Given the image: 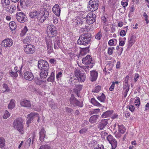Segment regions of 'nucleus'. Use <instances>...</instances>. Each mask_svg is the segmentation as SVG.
<instances>
[{
  "label": "nucleus",
  "mask_w": 149,
  "mask_h": 149,
  "mask_svg": "<svg viewBox=\"0 0 149 149\" xmlns=\"http://www.w3.org/2000/svg\"><path fill=\"white\" fill-rule=\"evenodd\" d=\"M38 68L41 70L40 76L41 79H44L48 74L49 66L48 62L46 60L38 61Z\"/></svg>",
  "instance_id": "1"
},
{
  "label": "nucleus",
  "mask_w": 149,
  "mask_h": 149,
  "mask_svg": "<svg viewBox=\"0 0 149 149\" xmlns=\"http://www.w3.org/2000/svg\"><path fill=\"white\" fill-rule=\"evenodd\" d=\"M92 38V35L90 33H84L82 34L77 40L78 44L86 45L90 44Z\"/></svg>",
  "instance_id": "2"
},
{
  "label": "nucleus",
  "mask_w": 149,
  "mask_h": 149,
  "mask_svg": "<svg viewBox=\"0 0 149 149\" xmlns=\"http://www.w3.org/2000/svg\"><path fill=\"white\" fill-rule=\"evenodd\" d=\"M23 122V119L21 118H19L15 120L13 123L14 127L16 129L22 134H23L24 132Z\"/></svg>",
  "instance_id": "3"
},
{
  "label": "nucleus",
  "mask_w": 149,
  "mask_h": 149,
  "mask_svg": "<svg viewBox=\"0 0 149 149\" xmlns=\"http://www.w3.org/2000/svg\"><path fill=\"white\" fill-rule=\"evenodd\" d=\"M49 15V13L45 9H43L39 13L37 19L39 22L42 23L47 18Z\"/></svg>",
  "instance_id": "4"
},
{
  "label": "nucleus",
  "mask_w": 149,
  "mask_h": 149,
  "mask_svg": "<svg viewBox=\"0 0 149 149\" xmlns=\"http://www.w3.org/2000/svg\"><path fill=\"white\" fill-rule=\"evenodd\" d=\"M99 1L98 0H90L88 6V10L90 11H94L98 8Z\"/></svg>",
  "instance_id": "5"
},
{
  "label": "nucleus",
  "mask_w": 149,
  "mask_h": 149,
  "mask_svg": "<svg viewBox=\"0 0 149 149\" xmlns=\"http://www.w3.org/2000/svg\"><path fill=\"white\" fill-rule=\"evenodd\" d=\"M95 15L92 12L89 13L85 19L86 23L89 24H93L95 21Z\"/></svg>",
  "instance_id": "6"
},
{
  "label": "nucleus",
  "mask_w": 149,
  "mask_h": 149,
  "mask_svg": "<svg viewBox=\"0 0 149 149\" xmlns=\"http://www.w3.org/2000/svg\"><path fill=\"white\" fill-rule=\"evenodd\" d=\"M70 104L72 105L74 107L77 106L80 107H83V103L77 100L72 95H71L70 99Z\"/></svg>",
  "instance_id": "7"
},
{
  "label": "nucleus",
  "mask_w": 149,
  "mask_h": 149,
  "mask_svg": "<svg viewBox=\"0 0 149 149\" xmlns=\"http://www.w3.org/2000/svg\"><path fill=\"white\" fill-rule=\"evenodd\" d=\"M107 139L111 144L112 149H115L117 146L118 143L116 140L111 134L107 137Z\"/></svg>",
  "instance_id": "8"
},
{
  "label": "nucleus",
  "mask_w": 149,
  "mask_h": 149,
  "mask_svg": "<svg viewBox=\"0 0 149 149\" xmlns=\"http://www.w3.org/2000/svg\"><path fill=\"white\" fill-rule=\"evenodd\" d=\"M16 17L17 21L21 23L24 22L27 19V17L23 13L17 12L16 14Z\"/></svg>",
  "instance_id": "9"
},
{
  "label": "nucleus",
  "mask_w": 149,
  "mask_h": 149,
  "mask_svg": "<svg viewBox=\"0 0 149 149\" xmlns=\"http://www.w3.org/2000/svg\"><path fill=\"white\" fill-rule=\"evenodd\" d=\"M24 52L27 54H31L33 53L35 51V48L31 45H27L24 46Z\"/></svg>",
  "instance_id": "10"
},
{
  "label": "nucleus",
  "mask_w": 149,
  "mask_h": 149,
  "mask_svg": "<svg viewBox=\"0 0 149 149\" xmlns=\"http://www.w3.org/2000/svg\"><path fill=\"white\" fill-rule=\"evenodd\" d=\"M13 41L11 39L7 38L3 40L1 42V45L5 48L10 47L13 44Z\"/></svg>",
  "instance_id": "11"
},
{
  "label": "nucleus",
  "mask_w": 149,
  "mask_h": 149,
  "mask_svg": "<svg viewBox=\"0 0 149 149\" xmlns=\"http://www.w3.org/2000/svg\"><path fill=\"white\" fill-rule=\"evenodd\" d=\"M76 21V25L79 26L80 27L85 26L86 24L85 18L83 17H77Z\"/></svg>",
  "instance_id": "12"
},
{
  "label": "nucleus",
  "mask_w": 149,
  "mask_h": 149,
  "mask_svg": "<svg viewBox=\"0 0 149 149\" xmlns=\"http://www.w3.org/2000/svg\"><path fill=\"white\" fill-rule=\"evenodd\" d=\"M38 117V119L37 120V121L39 122V117L38 116V114L37 113H31L30 114L28 115V120L27 121L26 123L28 124L31 123V121L34 118Z\"/></svg>",
  "instance_id": "13"
},
{
  "label": "nucleus",
  "mask_w": 149,
  "mask_h": 149,
  "mask_svg": "<svg viewBox=\"0 0 149 149\" xmlns=\"http://www.w3.org/2000/svg\"><path fill=\"white\" fill-rule=\"evenodd\" d=\"M24 77L25 79L30 81L33 80L34 78V76L33 73L29 71H26L24 72Z\"/></svg>",
  "instance_id": "14"
},
{
  "label": "nucleus",
  "mask_w": 149,
  "mask_h": 149,
  "mask_svg": "<svg viewBox=\"0 0 149 149\" xmlns=\"http://www.w3.org/2000/svg\"><path fill=\"white\" fill-rule=\"evenodd\" d=\"M82 63L86 65H89L91 63L94 64L93 61L92 60V58L90 55H87L82 59Z\"/></svg>",
  "instance_id": "15"
},
{
  "label": "nucleus",
  "mask_w": 149,
  "mask_h": 149,
  "mask_svg": "<svg viewBox=\"0 0 149 149\" xmlns=\"http://www.w3.org/2000/svg\"><path fill=\"white\" fill-rule=\"evenodd\" d=\"M47 32L49 33H50L51 34L53 35L54 36H55L57 33L56 29L53 25H49L47 27Z\"/></svg>",
  "instance_id": "16"
},
{
  "label": "nucleus",
  "mask_w": 149,
  "mask_h": 149,
  "mask_svg": "<svg viewBox=\"0 0 149 149\" xmlns=\"http://www.w3.org/2000/svg\"><path fill=\"white\" fill-rule=\"evenodd\" d=\"M98 73L95 70H93L90 72V79L92 82L95 81L97 80L98 77Z\"/></svg>",
  "instance_id": "17"
},
{
  "label": "nucleus",
  "mask_w": 149,
  "mask_h": 149,
  "mask_svg": "<svg viewBox=\"0 0 149 149\" xmlns=\"http://www.w3.org/2000/svg\"><path fill=\"white\" fill-rule=\"evenodd\" d=\"M52 11L56 16H58L60 15L61 9L58 4H56L52 8Z\"/></svg>",
  "instance_id": "18"
},
{
  "label": "nucleus",
  "mask_w": 149,
  "mask_h": 149,
  "mask_svg": "<svg viewBox=\"0 0 149 149\" xmlns=\"http://www.w3.org/2000/svg\"><path fill=\"white\" fill-rule=\"evenodd\" d=\"M20 104L22 107L31 108V104L30 102L27 100H22L20 101Z\"/></svg>",
  "instance_id": "19"
},
{
  "label": "nucleus",
  "mask_w": 149,
  "mask_h": 149,
  "mask_svg": "<svg viewBox=\"0 0 149 149\" xmlns=\"http://www.w3.org/2000/svg\"><path fill=\"white\" fill-rule=\"evenodd\" d=\"M60 38L58 36L56 37L54 40V47L55 49H58L60 48Z\"/></svg>",
  "instance_id": "20"
},
{
  "label": "nucleus",
  "mask_w": 149,
  "mask_h": 149,
  "mask_svg": "<svg viewBox=\"0 0 149 149\" xmlns=\"http://www.w3.org/2000/svg\"><path fill=\"white\" fill-rule=\"evenodd\" d=\"M107 120V119L102 120L98 125V128L100 130H103L108 123Z\"/></svg>",
  "instance_id": "21"
},
{
  "label": "nucleus",
  "mask_w": 149,
  "mask_h": 149,
  "mask_svg": "<svg viewBox=\"0 0 149 149\" xmlns=\"http://www.w3.org/2000/svg\"><path fill=\"white\" fill-rule=\"evenodd\" d=\"M45 133L46 131L44 128H42L39 131V139L42 142H43L44 140V138L46 135Z\"/></svg>",
  "instance_id": "22"
},
{
  "label": "nucleus",
  "mask_w": 149,
  "mask_h": 149,
  "mask_svg": "<svg viewBox=\"0 0 149 149\" xmlns=\"http://www.w3.org/2000/svg\"><path fill=\"white\" fill-rule=\"evenodd\" d=\"M99 116L98 115H95L91 117L89 119V122L91 123H96L99 119Z\"/></svg>",
  "instance_id": "23"
},
{
  "label": "nucleus",
  "mask_w": 149,
  "mask_h": 149,
  "mask_svg": "<svg viewBox=\"0 0 149 149\" xmlns=\"http://www.w3.org/2000/svg\"><path fill=\"white\" fill-rule=\"evenodd\" d=\"M6 10L9 13H13L16 10V6L14 4H12L6 8Z\"/></svg>",
  "instance_id": "24"
},
{
  "label": "nucleus",
  "mask_w": 149,
  "mask_h": 149,
  "mask_svg": "<svg viewBox=\"0 0 149 149\" xmlns=\"http://www.w3.org/2000/svg\"><path fill=\"white\" fill-rule=\"evenodd\" d=\"M39 13V12L36 10H33L30 12L29 15L31 18L37 19Z\"/></svg>",
  "instance_id": "25"
},
{
  "label": "nucleus",
  "mask_w": 149,
  "mask_h": 149,
  "mask_svg": "<svg viewBox=\"0 0 149 149\" xmlns=\"http://www.w3.org/2000/svg\"><path fill=\"white\" fill-rule=\"evenodd\" d=\"M47 49L48 52L50 53L53 51L52 43V40H50L46 41Z\"/></svg>",
  "instance_id": "26"
},
{
  "label": "nucleus",
  "mask_w": 149,
  "mask_h": 149,
  "mask_svg": "<svg viewBox=\"0 0 149 149\" xmlns=\"http://www.w3.org/2000/svg\"><path fill=\"white\" fill-rule=\"evenodd\" d=\"M136 37L132 35L129 38L128 48H130L135 41Z\"/></svg>",
  "instance_id": "27"
},
{
  "label": "nucleus",
  "mask_w": 149,
  "mask_h": 149,
  "mask_svg": "<svg viewBox=\"0 0 149 149\" xmlns=\"http://www.w3.org/2000/svg\"><path fill=\"white\" fill-rule=\"evenodd\" d=\"M78 77L75 75L70 76V78L68 80V83L70 84H74L77 81H78Z\"/></svg>",
  "instance_id": "28"
},
{
  "label": "nucleus",
  "mask_w": 149,
  "mask_h": 149,
  "mask_svg": "<svg viewBox=\"0 0 149 149\" xmlns=\"http://www.w3.org/2000/svg\"><path fill=\"white\" fill-rule=\"evenodd\" d=\"M82 86L80 84L77 85L76 88L74 89V92L78 97H79V93L81 90Z\"/></svg>",
  "instance_id": "29"
},
{
  "label": "nucleus",
  "mask_w": 149,
  "mask_h": 149,
  "mask_svg": "<svg viewBox=\"0 0 149 149\" xmlns=\"http://www.w3.org/2000/svg\"><path fill=\"white\" fill-rule=\"evenodd\" d=\"M78 77V79L77 80L78 81L81 82H83L85 80L86 75L84 74L81 73L80 74H79Z\"/></svg>",
  "instance_id": "30"
},
{
  "label": "nucleus",
  "mask_w": 149,
  "mask_h": 149,
  "mask_svg": "<svg viewBox=\"0 0 149 149\" xmlns=\"http://www.w3.org/2000/svg\"><path fill=\"white\" fill-rule=\"evenodd\" d=\"M113 111H108L104 112L102 115V117L103 118H106L109 117L113 113Z\"/></svg>",
  "instance_id": "31"
},
{
  "label": "nucleus",
  "mask_w": 149,
  "mask_h": 149,
  "mask_svg": "<svg viewBox=\"0 0 149 149\" xmlns=\"http://www.w3.org/2000/svg\"><path fill=\"white\" fill-rule=\"evenodd\" d=\"M91 103L94 106L98 107H101L102 106V104L99 103L94 97L91 98Z\"/></svg>",
  "instance_id": "32"
},
{
  "label": "nucleus",
  "mask_w": 149,
  "mask_h": 149,
  "mask_svg": "<svg viewBox=\"0 0 149 149\" xmlns=\"http://www.w3.org/2000/svg\"><path fill=\"white\" fill-rule=\"evenodd\" d=\"M9 25L11 30L12 31L15 30L16 28V25L14 21L10 22L9 23Z\"/></svg>",
  "instance_id": "33"
},
{
  "label": "nucleus",
  "mask_w": 149,
  "mask_h": 149,
  "mask_svg": "<svg viewBox=\"0 0 149 149\" xmlns=\"http://www.w3.org/2000/svg\"><path fill=\"white\" fill-rule=\"evenodd\" d=\"M129 78V76H127L125 78L124 81V88H129L130 85L128 84V81Z\"/></svg>",
  "instance_id": "34"
},
{
  "label": "nucleus",
  "mask_w": 149,
  "mask_h": 149,
  "mask_svg": "<svg viewBox=\"0 0 149 149\" xmlns=\"http://www.w3.org/2000/svg\"><path fill=\"white\" fill-rule=\"evenodd\" d=\"M5 140L2 137H0V148L4 147L5 145Z\"/></svg>",
  "instance_id": "35"
},
{
  "label": "nucleus",
  "mask_w": 149,
  "mask_h": 149,
  "mask_svg": "<svg viewBox=\"0 0 149 149\" xmlns=\"http://www.w3.org/2000/svg\"><path fill=\"white\" fill-rule=\"evenodd\" d=\"M118 130L121 134H123L126 130V129L123 125H118Z\"/></svg>",
  "instance_id": "36"
},
{
  "label": "nucleus",
  "mask_w": 149,
  "mask_h": 149,
  "mask_svg": "<svg viewBox=\"0 0 149 149\" xmlns=\"http://www.w3.org/2000/svg\"><path fill=\"white\" fill-rule=\"evenodd\" d=\"M93 65L94 64L91 63V65H88L87 66H84L83 69L86 73H88L89 72V69L92 68Z\"/></svg>",
  "instance_id": "37"
},
{
  "label": "nucleus",
  "mask_w": 149,
  "mask_h": 149,
  "mask_svg": "<svg viewBox=\"0 0 149 149\" xmlns=\"http://www.w3.org/2000/svg\"><path fill=\"white\" fill-rule=\"evenodd\" d=\"M10 91V89L8 87V85L7 84H3L1 92L4 93L6 92H9Z\"/></svg>",
  "instance_id": "38"
},
{
  "label": "nucleus",
  "mask_w": 149,
  "mask_h": 149,
  "mask_svg": "<svg viewBox=\"0 0 149 149\" xmlns=\"http://www.w3.org/2000/svg\"><path fill=\"white\" fill-rule=\"evenodd\" d=\"M15 101L14 100L12 99L9 104H8V108L10 109H12L15 106Z\"/></svg>",
  "instance_id": "39"
},
{
  "label": "nucleus",
  "mask_w": 149,
  "mask_h": 149,
  "mask_svg": "<svg viewBox=\"0 0 149 149\" xmlns=\"http://www.w3.org/2000/svg\"><path fill=\"white\" fill-rule=\"evenodd\" d=\"M97 98L100 102H104L106 99V97L105 95L102 93L100 96L97 97Z\"/></svg>",
  "instance_id": "40"
},
{
  "label": "nucleus",
  "mask_w": 149,
  "mask_h": 149,
  "mask_svg": "<svg viewBox=\"0 0 149 149\" xmlns=\"http://www.w3.org/2000/svg\"><path fill=\"white\" fill-rule=\"evenodd\" d=\"M117 40L115 39H113L110 40L108 44L110 45H116Z\"/></svg>",
  "instance_id": "41"
},
{
  "label": "nucleus",
  "mask_w": 149,
  "mask_h": 149,
  "mask_svg": "<svg viewBox=\"0 0 149 149\" xmlns=\"http://www.w3.org/2000/svg\"><path fill=\"white\" fill-rule=\"evenodd\" d=\"M54 73L53 72H52L50 76L48 78L47 80L48 81L54 82Z\"/></svg>",
  "instance_id": "42"
},
{
  "label": "nucleus",
  "mask_w": 149,
  "mask_h": 149,
  "mask_svg": "<svg viewBox=\"0 0 149 149\" xmlns=\"http://www.w3.org/2000/svg\"><path fill=\"white\" fill-rule=\"evenodd\" d=\"M100 111V109H94L89 112V114L91 115L97 114Z\"/></svg>",
  "instance_id": "43"
},
{
  "label": "nucleus",
  "mask_w": 149,
  "mask_h": 149,
  "mask_svg": "<svg viewBox=\"0 0 149 149\" xmlns=\"http://www.w3.org/2000/svg\"><path fill=\"white\" fill-rule=\"evenodd\" d=\"M10 114L9 112L7 110H6L4 113L3 118L4 119H6L10 116Z\"/></svg>",
  "instance_id": "44"
},
{
  "label": "nucleus",
  "mask_w": 149,
  "mask_h": 149,
  "mask_svg": "<svg viewBox=\"0 0 149 149\" xmlns=\"http://www.w3.org/2000/svg\"><path fill=\"white\" fill-rule=\"evenodd\" d=\"M30 37L29 36H27L25 38H24L23 40V42L24 44L28 45L30 43Z\"/></svg>",
  "instance_id": "45"
},
{
  "label": "nucleus",
  "mask_w": 149,
  "mask_h": 149,
  "mask_svg": "<svg viewBox=\"0 0 149 149\" xmlns=\"http://www.w3.org/2000/svg\"><path fill=\"white\" fill-rule=\"evenodd\" d=\"M116 49L117 51L118 55V56H120L123 52V48L122 47H119L118 45L116 47Z\"/></svg>",
  "instance_id": "46"
},
{
  "label": "nucleus",
  "mask_w": 149,
  "mask_h": 149,
  "mask_svg": "<svg viewBox=\"0 0 149 149\" xmlns=\"http://www.w3.org/2000/svg\"><path fill=\"white\" fill-rule=\"evenodd\" d=\"M51 147L47 144L43 145L40 146L39 149H50Z\"/></svg>",
  "instance_id": "47"
},
{
  "label": "nucleus",
  "mask_w": 149,
  "mask_h": 149,
  "mask_svg": "<svg viewBox=\"0 0 149 149\" xmlns=\"http://www.w3.org/2000/svg\"><path fill=\"white\" fill-rule=\"evenodd\" d=\"M100 134L101 135V138L103 139H105V136H106V138H107V136L109 135H108V133L104 131L102 132H101Z\"/></svg>",
  "instance_id": "48"
},
{
  "label": "nucleus",
  "mask_w": 149,
  "mask_h": 149,
  "mask_svg": "<svg viewBox=\"0 0 149 149\" xmlns=\"http://www.w3.org/2000/svg\"><path fill=\"white\" fill-rule=\"evenodd\" d=\"M101 89V87L100 86H97L93 89L92 91L93 92L98 93L100 91Z\"/></svg>",
  "instance_id": "49"
},
{
  "label": "nucleus",
  "mask_w": 149,
  "mask_h": 149,
  "mask_svg": "<svg viewBox=\"0 0 149 149\" xmlns=\"http://www.w3.org/2000/svg\"><path fill=\"white\" fill-rule=\"evenodd\" d=\"M81 27V28L80 30V31L81 32L83 33L84 32L88 31V29L86 25L85 26H83V27Z\"/></svg>",
  "instance_id": "50"
},
{
  "label": "nucleus",
  "mask_w": 149,
  "mask_h": 149,
  "mask_svg": "<svg viewBox=\"0 0 149 149\" xmlns=\"http://www.w3.org/2000/svg\"><path fill=\"white\" fill-rule=\"evenodd\" d=\"M34 81L35 83L38 85H40L42 84L43 81L41 80L38 79L37 78H35L34 79Z\"/></svg>",
  "instance_id": "51"
},
{
  "label": "nucleus",
  "mask_w": 149,
  "mask_h": 149,
  "mask_svg": "<svg viewBox=\"0 0 149 149\" xmlns=\"http://www.w3.org/2000/svg\"><path fill=\"white\" fill-rule=\"evenodd\" d=\"M28 31V29L26 26H25L23 29L21 33L20 34V36H23Z\"/></svg>",
  "instance_id": "52"
},
{
  "label": "nucleus",
  "mask_w": 149,
  "mask_h": 149,
  "mask_svg": "<svg viewBox=\"0 0 149 149\" xmlns=\"http://www.w3.org/2000/svg\"><path fill=\"white\" fill-rule=\"evenodd\" d=\"M17 71H16L15 72H14L13 71H11L9 73L10 75L12 77H17Z\"/></svg>",
  "instance_id": "53"
},
{
  "label": "nucleus",
  "mask_w": 149,
  "mask_h": 149,
  "mask_svg": "<svg viewBox=\"0 0 149 149\" xmlns=\"http://www.w3.org/2000/svg\"><path fill=\"white\" fill-rule=\"evenodd\" d=\"M1 3L3 6H4V4L6 6H7L10 3V1L9 0H1Z\"/></svg>",
  "instance_id": "54"
},
{
  "label": "nucleus",
  "mask_w": 149,
  "mask_h": 149,
  "mask_svg": "<svg viewBox=\"0 0 149 149\" xmlns=\"http://www.w3.org/2000/svg\"><path fill=\"white\" fill-rule=\"evenodd\" d=\"M74 75H75L77 77H78L79 74L81 73L80 72V70L79 69H76L74 71Z\"/></svg>",
  "instance_id": "55"
},
{
  "label": "nucleus",
  "mask_w": 149,
  "mask_h": 149,
  "mask_svg": "<svg viewBox=\"0 0 149 149\" xmlns=\"http://www.w3.org/2000/svg\"><path fill=\"white\" fill-rule=\"evenodd\" d=\"M140 100L139 98L137 97L134 102L135 105L137 107H139L140 104Z\"/></svg>",
  "instance_id": "56"
},
{
  "label": "nucleus",
  "mask_w": 149,
  "mask_h": 149,
  "mask_svg": "<svg viewBox=\"0 0 149 149\" xmlns=\"http://www.w3.org/2000/svg\"><path fill=\"white\" fill-rule=\"evenodd\" d=\"M102 36V33L100 31L95 36V38L97 40H100Z\"/></svg>",
  "instance_id": "57"
},
{
  "label": "nucleus",
  "mask_w": 149,
  "mask_h": 149,
  "mask_svg": "<svg viewBox=\"0 0 149 149\" xmlns=\"http://www.w3.org/2000/svg\"><path fill=\"white\" fill-rule=\"evenodd\" d=\"M20 5L22 7L27 6V4L25 2V0H20Z\"/></svg>",
  "instance_id": "58"
},
{
  "label": "nucleus",
  "mask_w": 149,
  "mask_h": 149,
  "mask_svg": "<svg viewBox=\"0 0 149 149\" xmlns=\"http://www.w3.org/2000/svg\"><path fill=\"white\" fill-rule=\"evenodd\" d=\"M62 72H58L56 75V79L58 80L59 79L61 78V77L62 76Z\"/></svg>",
  "instance_id": "59"
},
{
  "label": "nucleus",
  "mask_w": 149,
  "mask_h": 149,
  "mask_svg": "<svg viewBox=\"0 0 149 149\" xmlns=\"http://www.w3.org/2000/svg\"><path fill=\"white\" fill-rule=\"evenodd\" d=\"M127 108L132 112L135 109V107L134 106L132 105L127 106Z\"/></svg>",
  "instance_id": "60"
},
{
  "label": "nucleus",
  "mask_w": 149,
  "mask_h": 149,
  "mask_svg": "<svg viewBox=\"0 0 149 149\" xmlns=\"http://www.w3.org/2000/svg\"><path fill=\"white\" fill-rule=\"evenodd\" d=\"M49 62L52 65H55L56 63V61L54 58H51L49 60Z\"/></svg>",
  "instance_id": "61"
},
{
  "label": "nucleus",
  "mask_w": 149,
  "mask_h": 149,
  "mask_svg": "<svg viewBox=\"0 0 149 149\" xmlns=\"http://www.w3.org/2000/svg\"><path fill=\"white\" fill-rule=\"evenodd\" d=\"M139 76L138 74H135L134 76V80L135 82H136L137 81L138 79L139 78Z\"/></svg>",
  "instance_id": "62"
},
{
  "label": "nucleus",
  "mask_w": 149,
  "mask_h": 149,
  "mask_svg": "<svg viewBox=\"0 0 149 149\" xmlns=\"http://www.w3.org/2000/svg\"><path fill=\"white\" fill-rule=\"evenodd\" d=\"M87 130V129L84 128L81 130L79 131V132L81 134H83L86 132Z\"/></svg>",
  "instance_id": "63"
},
{
  "label": "nucleus",
  "mask_w": 149,
  "mask_h": 149,
  "mask_svg": "<svg viewBox=\"0 0 149 149\" xmlns=\"http://www.w3.org/2000/svg\"><path fill=\"white\" fill-rule=\"evenodd\" d=\"M94 149H104V146L102 145H98L97 147Z\"/></svg>",
  "instance_id": "64"
}]
</instances>
